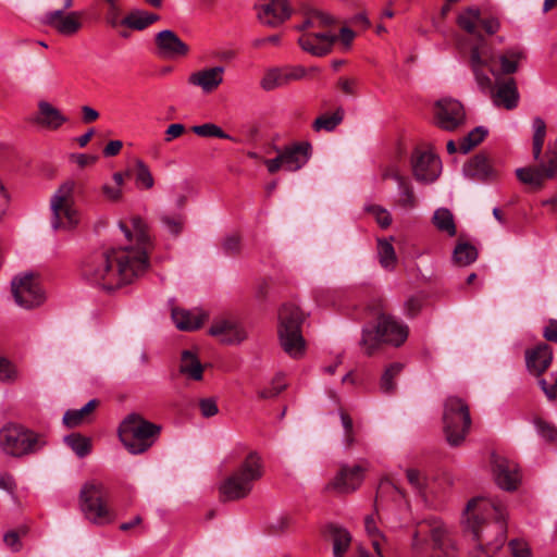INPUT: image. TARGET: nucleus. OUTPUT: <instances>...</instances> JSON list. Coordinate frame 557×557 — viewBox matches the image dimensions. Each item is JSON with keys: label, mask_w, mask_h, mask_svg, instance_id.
I'll use <instances>...</instances> for the list:
<instances>
[{"label": "nucleus", "mask_w": 557, "mask_h": 557, "mask_svg": "<svg viewBox=\"0 0 557 557\" xmlns=\"http://www.w3.org/2000/svg\"><path fill=\"white\" fill-rule=\"evenodd\" d=\"M132 231L120 223L125 237L136 245L95 251L81 263V276L91 285L113 290L133 283L149 265L148 252L152 247L147 223L140 216L131 219Z\"/></svg>", "instance_id": "1"}, {"label": "nucleus", "mask_w": 557, "mask_h": 557, "mask_svg": "<svg viewBox=\"0 0 557 557\" xmlns=\"http://www.w3.org/2000/svg\"><path fill=\"white\" fill-rule=\"evenodd\" d=\"M467 529L476 545L469 557H492L505 544L507 512L504 505L494 499H471L465 511Z\"/></svg>", "instance_id": "2"}, {"label": "nucleus", "mask_w": 557, "mask_h": 557, "mask_svg": "<svg viewBox=\"0 0 557 557\" xmlns=\"http://www.w3.org/2000/svg\"><path fill=\"white\" fill-rule=\"evenodd\" d=\"M459 26L478 39V42L472 46L470 51V67L474 75L475 82L482 89L491 87V77L487 75L485 67L493 72L492 55H487L483 50L485 45L484 38L480 34V28H483L487 35H494L500 27L499 21L494 17H482L478 9L469 8L458 16Z\"/></svg>", "instance_id": "3"}, {"label": "nucleus", "mask_w": 557, "mask_h": 557, "mask_svg": "<svg viewBox=\"0 0 557 557\" xmlns=\"http://www.w3.org/2000/svg\"><path fill=\"white\" fill-rule=\"evenodd\" d=\"M304 22L295 28L301 32L297 42L299 47L313 57H324L333 51L338 39L334 27L337 21L327 12L308 9L304 13Z\"/></svg>", "instance_id": "4"}, {"label": "nucleus", "mask_w": 557, "mask_h": 557, "mask_svg": "<svg viewBox=\"0 0 557 557\" xmlns=\"http://www.w3.org/2000/svg\"><path fill=\"white\" fill-rule=\"evenodd\" d=\"M263 475L261 457L251 451L245 460L220 484L219 491L224 500H238L247 497L255 483Z\"/></svg>", "instance_id": "5"}, {"label": "nucleus", "mask_w": 557, "mask_h": 557, "mask_svg": "<svg viewBox=\"0 0 557 557\" xmlns=\"http://www.w3.org/2000/svg\"><path fill=\"white\" fill-rule=\"evenodd\" d=\"M408 336L406 325L399 323L393 317L380 314L374 325H366L362 329L360 347L367 356H372L383 343L400 346Z\"/></svg>", "instance_id": "6"}, {"label": "nucleus", "mask_w": 557, "mask_h": 557, "mask_svg": "<svg viewBox=\"0 0 557 557\" xmlns=\"http://www.w3.org/2000/svg\"><path fill=\"white\" fill-rule=\"evenodd\" d=\"M278 339L285 354L293 359H300L306 354V341L301 333V324L305 320L299 307L285 304L278 313Z\"/></svg>", "instance_id": "7"}, {"label": "nucleus", "mask_w": 557, "mask_h": 557, "mask_svg": "<svg viewBox=\"0 0 557 557\" xmlns=\"http://www.w3.org/2000/svg\"><path fill=\"white\" fill-rule=\"evenodd\" d=\"M45 445L44 435L21 424L9 423L0 429V449L8 456L22 458L34 455Z\"/></svg>", "instance_id": "8"}, {"label": "nucleus", "mask_w": 557, "mask_h": 557, "mask_svg": "<svg viewBox=\"0 0 557 557\" xmlns=\"http://www.w3.org/2000/svg\"><path fill=\"white\" fill-rule=\"evenodd\" d=\"M79 184L73 180L62 183L50 199L51 227L54 231H71L79 222L75 207V194Z\"/></svg>", "instance_id": "9"}, {"label": "nucleus", "mask_w": 557, "mask_h": 557, "mask_svg": "<svg viewBox=\"0 0 557 557\" xmlns=\"http://www.w3.org/2000/svg\"><path fill=\"white\" fill-rule=\"evenodd\" d=\"M161 428L137 413L128 414L120 424L119 436L125 448L134 455L150 448Z\"/></svg>", "instance_id": "10"}, {"label": "nucleus", "mask_w": 557, "mask_h": 557, "mask_svg": "<svg viewBox=\"0 0 557 557\" xmlns=\"http://www.w3.org/2000/svg\"><path fill=\"white\" fill-rule=\"evenodd\" d=\"M108 493L104 485L97 481L84 484L81 490V507L86 519L96 525H106L114 521V512L108 506Z\"/></svg>", "instance_id": "11"}, {"label": "nucleus", "mask_w": 557, "mask_h": 557, "mask_svg": "<svg viewBox=\"0 0 557 557\" xmlns=\"http://www.w3.org/2000/svg\"><path fill=\"white\" fill-rule=\"evenodd\" d=\"M443 423L448 444L459 446L465 441L471 426L467 403L457 396L447 397L444 403Z\"/></svg>", "instance_id": "12"}, {"label": "nucleus", "mask_w": 557, "mask_h": 557, "mask_svg": "<svg viewBox=\"0 0 557 557\" xmlns=\"http://www.w3.org/2000/svg\"><path fill=\"white\" fill-rule=\"evenodd\" d=\"M11 290L16 305L24 309L38 307L45 300L42 288L32 273L15 276L11 282Z\"/></svg>", "instance_id": "13"}, {"label": "nucleus", "mask_w": 557, "mask_h": 557, "mask_svg": "<svg viewBox=\"0 0 557 557\" xmlns=\"http://www.w3.org/2000/svg\"><path fill=\"white\" fill-rule=\"evenodd\" d=\"M411 170L414 178L420 183H433L441 174L442 162L431 151L416 148L410 158Z\"/></svg>", "instance_id": "14"}, {"label": "nucleus", "mask_w": 557, "mask_h": 557, "mask_svg": "<svg viewBox=\"0 0 557 557\" xmlns=\"http://www.w3.org/2000/svg\"><path fill=\"white\" fill-rule=\"evenodd\" d=\"M435 124L447 132L460 127L466 121V113L462 104L453 98H443L436 101L434 107Z\"/></svg>", "instance_id": "15"}, {"label": "nucleus", "mask_w": 557, "mask_h": 557, "mask_svg": "<svg viewBox=\"0 0 557 557\" xmlns=\"http://www.w3.org/2000/svg\"><path fill=\"white\" fill-rule=\"evenodd\" d=\"M485 71L487 72V75L491 73V71H488V66L485 67ZM492 74L496 77L495 86L494 88L491 86L488 89H483V91H491L493 103L496 107H502L506 110L516 109L518 107L520 96L515 78H498L494 70ZM480 89L482 90L481 87Z\"/></svg>", "instance_id": "16"}, {"label": "nucleus", "mask_w": 557, "mask_h": 557, "mask_svg": "<svg viewBox=\"0 0 557 557\" xmlns=\"http://www.w3.org/2000/svg\"><path fill=\"white\" fill-rule=\"evenodd\" d=\"M428 525L432 540L433 557H458L456 541L448 528L437 520L430 521Z\"/></svg>", "instance_id": "17"}, {"label": "nucleus", "mask_w": 557, "mask_h": 557, "mask_svg": "<svg viewBox=\"0 0 557 557\" xmlns=\"http://www.w3.org/2000/svg\"><path fill=\"white\" fill-rule=\"evenodd\" d=\"M256 9L260 23L269 27L280 26L292 14L286 0H263L256 5Z\"/></svg>", "instance_id": "18"}, {"label": "nucleus", "mask_w": 557, "mask_h": 557, "mask_svg": "<svg viewBox=\"0 0 557 557\" xmlns=\"http://www.w3.org/2000/svg\"><path fill=\"white\" fill-rule=\"evenodd\" d=\"M492 463L497 485L505 491H515L521 479L518 466L498 455L492 456Z\"/></svg>", "instance_id": "19"}, {"label": "nucleus", "mask_w": 557, "mask_h": 557, "mask_svg": "<svg viewBox=\"0 0 557 557\" xmlns=\"http://www.w3.org/2000/svg\"><path fill=\"white\" fill-rule=\"evenodd\" d=\"M157 54L163 59L185 57L189 48L181 38L170 29H163L154 38Z\"/></svg>", "instance_id": "20"}, {"label": "nucleus", "mask_w": 557, "mask_h": 557, "mask_svg": "<svg viewBox=\"0 0 557 557\" xmlns=\"http://www.w3.org/2000/svg\"><path fill=\"white\" fill-rule=\"evenodd\" d=\"M81 17L77 11L65 14L63 10H54L46 13L42 22L62 35H73L82 27Z\"/></svg>", "instance_id": "21"}, {"label": "nucleus", "mask_w": 557, "mask_h": 557, "mask_svg": "<svg viewBox=\"0 0 557 557\" xmlns=\"http://www.w3.org/2000/svg\"><path fill=\"white\" fill-rule=\"evenodd\" d=\"M210 334L227 345L239 344L246 338L243 326L233 319H218L210 326Z\"/></svg>", "instance_id": "22"}, {"label": "nucleus", "mask_w": 557, "mask_h": 557, "mask_svg": "<svg viewBox=\"0 0 557 557\" xmlns=\"http://www.w3.org/2000/svg\"><path fill=\"white\" fill-rule=\"evenodd\" d=\"M224 66L206 67L191 73L188 84L199 87L205 94H211L223 83Z\"/></svg>", "instance_id": "23"}, {"label": "nucleus", "mask_w": 557, "mask_h": 557, "mask_svg": "<svg viewBox=\"0 0 557 557\" xmlns=\"http://www.w3.org/2000/svg\"><path fill=\"white\" fill-rule=\"evenodd\" d=\"M363 471L364 469L360 466H343L330 486L338 493H351L360 486Z\"/></svg>", "instance_id": "24"}, {"label": "nucleus", "mask_w": 557, "mask_h": 557, "mask_svg": "<svg viewBox=\"0 0 557 557\" xmlns=\"http://www.w3.org/2000/svg\"><path fill=\"white\" fill-rule=\"evenodd\" d=\"M284 169L287 171H298L310 159L311 145L307 141L296 143L281 150Z\"/></svg>", "instance_id": "25"}, {"label": "nucleus", "mask_w": 557, "mask_h": 557, "mask_svg": "<svg viewBox=\"0 0 557 557\" xmlns=\"http://www.w3.org/2000/svg\"><path fill=\"white\" fill-rule=\"evenodd\" d=\"M34 121L42 128L58 131L69 122V117L50 102L41 100L38 102V112Z\"/></svg>", "instance_id": "26"}, {"label": "nucleus", "mask_w": 557, "mask_h": 557, "mask_svg": "<svg viewBox=\"0 0 557 557\" xmlns=\"http://www.w3.org/2000/svg\"><path fill=\"white\" fill-rule=\"evenodd\" d=\"M553 360V352L547 344H540L532 350H528L525 361L528 369L541 375L546 371Z\"/></svg>", "instance_id": "27"}, {"label": "nucleus", "mask_w": 557, "mask_h": 557, "mask_svg": "<svg viewBox=\"0 0 557 557\" xmlns=\"http://www.w3.org/2000/svg\"><path fill=\"white\" fill-rule=\"evenodd\" d=\"M180 372L187 379L201 381L203 376V366L194 352L184 350L181 356Z\"/></svg>", "instance_id": "28"}, {"label": "nucleus", "mask_w": 557, "mask_h": 557, "mask_svg": "<svg viewBox=\"0 0 557 557\" xmlns=\"http://www.w3.org/2000/svg\"><path fill=\"white\" fill-rule=\"evenodd\" d=\"M172 319L178 330L186 332L199 329L203 322L201 314L177 308L172 310Z\"/></svg>", "instance_id": "29"}, {"label": "nucleus", "mask_w": 557, "mask_h": 557, "mask_svg": "<svg viewBox=\"0 0 557 557\" xmlns=\"http://www.w3.org/2000/svg\"><path fill=\"white\" fill-rule=\"evenodd\" d=\"M525 59V52L520 47L506 49L499 57L500 74L510 75L518 71L519 62Z\"/></svg>", "instance_id": "30"}, {"label": "nucleus", "mask_w": 557, "mask_h": 557, "mask_svg": "<svg viewBox=\"0 0 557 557\" xmlns=\"http://www.w3.org/2000/svg\"><path fill=\"white\" fill-rule=\"evenodd\" d=\"M159 20V15L135 10L121 20L120 24L136 30H143Z\"/></svg>", "instance_id": "31"}, {"label": "nucleus", "mask_w": 557, "mask_h": 557, "mask_svg": "<svg viewBox=\"0 0 557 557\" xmlns=\"http://www.w3.org/2000/svg\"><path fill=\"white\" fill-rule=\"evenodd\" d=\"M465 173L472 178L485 181L490 177L492 168L484 156L478 154L465 165Z\"/></svg>", "instance_id": "32"}, {"label": "nucleus", "mask_w": 557, "mask_h": 557, "mask_svg": "<svg viewBox=\"0 0 557 557\" xmlns=\"http://www.w3.org/2000/svg\"><path fill=\"white\" fill-rule=\"evenodd\" d=\"M329 532L333 540L334 557H343L350 545V534L348 533L347 530L333 524L329 527Z\"/></svg>", "instance_id": "33"}, {"label": "nucleus", "mask_w": 557, "mask_h": 557, "mask_svg": "<svg viewBox=\"0 0 557 557\" xmlns=\"http://www.w3.org/2000/svg\"><path fill=\"white\" fill-rule=\"evenodd\" d=\"M432 222L440 232H444L448 236H455L457 233L454 215L446 208L435 210Z\"/></svg>", "instance_id": "34"}, {"label": "nucleus", "mask_w": 557, "mask_h": 557, "mask_svg": "<svg viewBox=\"0 0 557 557\" xmlns=\"http://www.w3.org/2000/svg\"><path fill=\"white\" fill-rule=\"evenodd\" d=\"M533 138H532V154L535 161H540L545 137H546V124L545 121L536 116L532 122Z\"/></svg>", "instance_id": "35"}, {"label": "nucleus", "mask_w": 557, "mask_h": 557, "mask_svg": "<svg viewBox=\"0 0 557 557\" xmlns=\"http://www.w3.org/2000/svg\"><path fill=\"white\" fill-rule=\"evenodd\" d=\"M377 257L380 264L388 271L395 269L397 257L392 243L388 239H377Z\"/></svg>", "instance_id": "36"}, {"label": "nucleus", "mask_w": 557, "mask_h": 557, "mask_svg": "<svg viewBox=\"0 0 557 557\" xmlns=\"http://www.w3.org/2000/svg\"><path fill=\"white\" fill-rule=\"evenodd\" d=\"M478 258V250L468 243H459L454 249L453 261L459 267H467Z\"/></svg>", "instance_id": "37"}, {"label": "nucleus", "mask_w": 557, "mask_h": 557, "mask_svg": "<svg viewBox=\"0 0 557 557\" xmlns=\"http://www.w3.org/2000/svg\"><path fill=\"white\" fill-rule=\"evenodd\" d=\"M344 119V110L342 108L336 109V111L332 115H321L317 117L313 122V129L332 132L334 131Z\"/></svg>", "instance_id": "38"}, {"label": "nucleus", "mask_w": 557, "mask_h": 557, "mask_svg": "<svg viewBox=\"0 0 557 557\" xmlns=\"http://www.w3.org/2000/svg\"><path fill=\"white\" fill-rule=\"evenodd\" d=\"M404 364L400 362H394L389 364L384 373L382 374L381 382H380V388L385 394H391L395 389V377L400 374L403 371Z\"/></svg>", "instance_id": "39"}, {"label": "nucleus", "mask_w": 557, "mask_h": 557, "mask_svg": "<svg viewBox=\"0 0 557 557\" xmlns=\"http://www.w3.org/2000/svg\"><path fill=\"white\" fill-rule=\"evenodd\" d=\"M487 133L488 132L484 126H478L473 128L471 132L468 133L467 136H465L461 139L459 144V150L462 153H468L470 150H472L474 147H476L484 140Z\"/></svg>", "instance_id": "40"}, {"label": "nucleus", "mask_w": 557, "mask_h": 557, "mask_svg": "<svg viewBox=\"0 0 557 557\" xmlns=\"http://www.w3.org/2000/svg\"><path fill=\"white\" fill-rule=\"evenodd\" d=\"M260 85L267 91L285 86L287 85L286 74H284L283 69H271L264 74Z\"/></svg>", "instance_id": "41"}, {"label": "nucleus", "mask_w": 557, "mask_h": 557, "mask_svg": "<svg viewBox=\"0 0 557 557\" xmlns=\"http://www.w3.org/2000/svg\"><path fill=\"white\" fill-rule=\"evenodd\" d=\"M65 444L79 457L84 458L90 453V441L77 433L64 437Z\"/></svg>", "instance_id": "42"}, {"label": "nucleus", "mask_w": 557, "mask_h": 557, "mask_svg": "<svg viewBox=\"0 0 557 557\" xmlns=\"http://www.w3.org/2000/svg\"><path fill=\"white\" fill-rule=\"evenodd\" d=\"M191 131L200 137H218L222 139H230L236 141L234 137L226 134L220 126L213 123H205L201 125H195Z\"/></svg>", "instance_id": "43"}, {"label": "nucleus", "mask_w": 557, "mask_h": 557, "mask_svg": "<svg viewBox=\"0 0 557 557\" xmlns=\"http://www.w3.org/2000/svg\"><path fill=\"white\" fill-rule=\"evenodd\" d=\"M135 165H136L135 180H136L137 186L144 187L146 189L152 188L154 181H153L152 174H151L148 165L140 159L136 160Z\"/></svg>", "instance_id": "44"}, {"label": "nucleus", "mask_w": 557, "mask_h": 557, "mask_svg": "<svg viewBox=\"0 0 557 557\" xmlns=\"http://www.w3.org/2000/svg\"><path fill=\"white\" fill-rule=\"evenodd\" d=\"M399 199L398 205L403 208H413L416 206V197L411 183L408 177L398 184Z\"/></svg>", "instance_id": "45"}, {"label": "nucleus", "mask_w": 557, "mask_h": 557, "mask_svg": "<svg viewBox=\"0 0 557 557\" xmlns=\"http://www.w3.org/2000/svg\"><path fill=\"white\" fill-rule=\"evenodd\" d=\"M364 528L368 535L372 540V546L379 557H384L381 549V541L384 540L383 535L379 532L373 516H368L364 519Z\"/></svg>", "instance_id": "46"}, {"label": "nucleus", "mask_w": 557, "mask_h": 557, "mask_svg": "<svg viewBox=\"0 0 557 557\" xmlns=\"http://www.w3.org/2000/svg\"><path fill=\"white\" fill-rule=\"evenodd\" d=\"M536 430L542 438L557 445V428L542 419L535 420Z\"/></svg>", "instance_id": "47"}, {"label": "nucleus", "mask_w": 557, "mask_h": 557, "mask_svg": "<svg viewBox=\"0 0 557 557\" xmlns=\"http://www.w3.org/2000/svg\"><path fill=\"white\" fill-rule=\"evenodd\" d=\"M406 476L413 490L420 494L424 492L428 484V479L421 471L412 468L407 469Z\"/></svg>", "instance_id": "48"}, {"label": "nucleus", "mask_w": 557, "mask_h": 557, "mask_svg": "<svg viewBox=\"0 0 557 557\" xmlns=\"http://www.w3.org/2000/svg\"><path fill=\"white\" fill-rule=\"evenodd\" d=\"M286 388L282 376H276L269 387H265L259 392V397L262 399L274 398L280 395Z\"/></svg>", "instance_id": "49"}, {"label": "nucleus", "mask_w": 557, "mask_h": 557, "mask_svg": "<svg viewBox=\"0 0 557 557\" xmlns=\"http://www.w3.org/2000/svg\"><path fill=\"white\" fill-rule=\"evenodd\" d=\"M17 376L15 367L8 359L0 357V382L12 383Z\"/></svg>", "instance_id": "50"}, {"label": "nucleus", "mask_w": 557, "mask_h": 557, "mask_svg": "<svg viewBox=\"0 0 557 557\" xmlns=\"http://www.w3.org/2000/svg\"><path fill=\"white\" fill-rule=\"evenodd\" d=\"M160 220L166 231L172 235L176 236L182 232L184 221L181 215L163 214L161 215Z\"/></svg>", "instance_id": "51"}, {"label": "nucleus", "mask_w": 557, "mask_h": 557, "mask_svg": "<svg viewBox=\"0 0 557 557\" xmlns=\"http://www.w3.org/2000/svg\"><path fill=\"white\" fill-rule=\"evenodd\" d=\"M367 210L374 215L377 224L381 227L386 228L391 225L392 216L385 208H383L381 206L372 205V206H369L367 208Z\"/></svg>", "instance_id": "52"}, {"label": "nucleus", "mask_w": 557, "mask_h": 557, "mask_svg": "<svg viewBox=\"0 0 557 557\" xmlns=\"http://www.w3.org/2000/svg\"><path fill=\"white\" fill-rule=\"evenodd\" d=\"M88 416L84 408L67 410L63 416V423L69 428H75L79 425L85 418Z\"/></svg>", "instance_id": "53"}, {"label": "nucleus", "mask_w": 557, "mask_h": 557, "mask_svg": "<svg viewBox=\"0 0 557 557\" xmlns=\"http://www.w3.org/2000/svg\"><path fill=\"white\" fill-rule=\"evenodd\" d=\"M337 86L346 96L356 97L358 95L359 81L355 77H341Z\"/></svg>", "instance_id": "54"}, {"label": "nucleus", "mask_w": 557, "mask_h": 557, "mask_svg": "<svg viewBox=\"0 0 557 557\" xmlns=\"http://www.w3.org/2000/svg\"><path fill=\"white\" fill-rule=\"evenodd\" d=\"M509 548L513 557H532L528 543L522 540L510 541Z\"/></svg>", "instance_id": "55"}, {"label": "nucleus", "mask_w": 557, "mask_h": 557, "mask_svg": "<svg viewBox=\"0 0 557 557\" xmlns=\"http://www.w3.org/2000/svg\"><path fill=\"white\" fill-rule=\"evenodd\" d=\"M200 412L205 418H211L219 412V408L214 398H202L199 400Z\"/></svg>", "instance_id": "56"}, {"label": "nucleus", "mask_w": 557, "mask_h": 557, "mask_svg": "<svg viewBox=\"0 0 557 557\" xmlns=\"http://www.w3.org/2000/svg\"><path fill=\"white\" fill-rule=\"evenodd\" d=\"M222 248L227 255H236L240 250V238L237 235H228L222 243Z\"/></svg>", "instance_id": "57"}, {"label": "nucleus", "mask_w": 557, "mask_h": 557, "mask_svg": "<svg viewBox=\"0 0 557 557\" xmlns=\"http://www.w3.org/2000/svg\"><path fill=\"white\" fill-rule=\"evenodd\" d=\"M552 375L554 377V383L552 385H549L545 379H540L539 385L549 400H555L557 398V371Z\"/></svg>", "instance_id": "58"}, {"label": "nucleus", "mask_w": 557, "mask_h": 557, "mask_svg": "<svg viewBox=\"0 0 557 557\" xmlns=\"http://www.w3.org/2000/svg\"><path fill=\"white\" fill-rule=\"evenodd\" d=\"M284 74H286L287 84L292 81H299L306 76V69L301 65L283 67Z\"/></svg>", "instance_id": "59"}, {"label": "nucleus", "mask_w": 557, "mask_h": 557, "mask_svg": "<svg viewBox=\"0 0 557 557\" xmlns=\"http://www.w3.org/2000/svg\"><path fill=\"white\" fill-rule=\"evenodd\" d=\"M0 488L14 495L16 490V482L12 474L8 472L0 473Z\"/></svg>", "instance_id": "60"}, {"label": "nucleus", "mask_w": 557, "mask_h": 557, "mask_svg": "<svg viewBox=\"0 0 557 557\" xmlns=\"http://www.w3.org/2000/svg\"><path fill=\"white\" fill-rule=\"evenodd\" d=\"M422 299L418 296H412L406 301V311L408 315L414 317L422 308Z\"/></svg>", "instance_id": "61"}, {"label": "nucleus", "mask_w": 557, "mask_h": 557, "mask_svg": "<svg viewBox=\"0 0 557 557\" xmlns=\"http://www.w3.org/2000/svg\"><path fill=\"white\" fill-rule=\"evenodd\" d=\"M3 541L13 552H17L21 548L20 536L16 532L10 531L4 534Z\"/></svg>", "instance_id": "62"}, {"label": "nucleus", "mask_w": 557, "mask_h": 557, "mask_svg": "<svg viewBox=\"0 0 557 557\" xmlns=\"http://www.w3.org/2000/svg\"><path fill=\"white\" fill-rule=\"evenodd\" d=\"M185 132V126L181 123L171 124L165 131V141H171L180 137Z\"/></svg>", "instance_id": "63"}, {"label": "nucleus", "mask_w": 557, "mask_h": 557, "mask_svg": "<svg viewBox=\"0 0 557 557\" xmlns=\"http://www.w3.org/2000/svg\"><path fill=\"white\" fill-rule=\"evenodd\" d=\"M81 111L82 121L86 124L92 123L99 117V112L89 106H83Z\"/></svg>", "instance_id": "64"}]
</instances>
